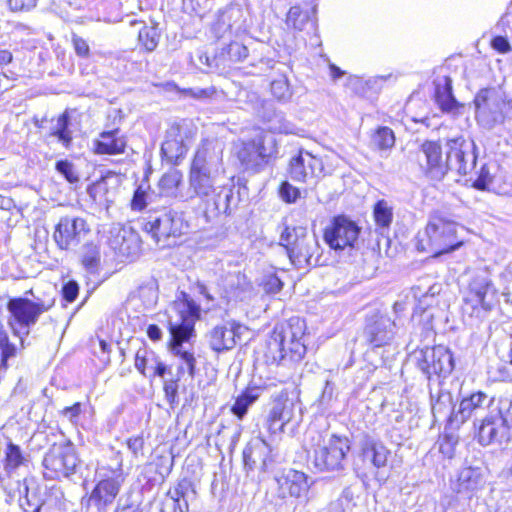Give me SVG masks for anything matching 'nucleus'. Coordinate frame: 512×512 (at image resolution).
I'll list each match as a JSON object with an SVG mask.
<instances>
[{
	"label": "nucleus",
	"instance_id": "obj_1",
	"mask_svg": "<svg viewBox=\"0 0 512 512\" xmlns=\"http://www.w3.org/2000/svg\"><path fill=\"white\" fill-rule=\"evenodd\" d=\"M168 343L169 351L177 357L181 364L178 366V377L183 375L185 367L191 378L196 374V358L193 349H188L184 344L189 343L195 334V322L200 318V306L191 296L181 291L170 307Z\"/></svg>",
	"mask_w": 512,
	"mask_h": 512
},
{
	"label": "nucleus",
	"instance_id": "obj_2",
	"mask_svg": "<svg viewBox=\"0 0 512 512\" xmlns=\"http://www.w3.org/2000/svg\"><path fill=\"white\" fill-rule=\"evenodd\" d=\"M141 225L160 248L175 245L190 228L183 211L166 206L150 208Z\"/></svg>",
	"mask_w": 512,
	"mask_h": 512
},
{
	"label": "nucleus",
	"instance_id": "obj_3",
	"mask_svg": "<svg viewBox=\"0 0 512 512\" xmlns=\"http://www.w3.org/2000/svg\"><path fill=\"white\" fill-rule=\"evenodd\" d=\"M303 336L304 322L298 317L276 324L267 342L266 357L275 363L287 358L293 362L300 361L306 353Z\"/></svg>",
	"mask_w": 512,
	"mask_h": 512
},
{
	"label": "nucleus",
	"instance_id": "obj_4",
	"mask_svg": "<svg viewBox=\"0 0 512 512\" xmlns=\"http://www.w3.org/2000/svg\"><path fill=\"white\" fill-rule=\"evenodd\" d=\"M54 305V301L36 300L27 297L10 298L6 308L8 311L7 325L13 335L19 338L21 348L24 349L25 339L30 334L31 328L36 325L40 316Z\"/></svg>",
	"mask_w": 512,
	"mask_h": 512
},
{
	"label": "nucleus",
	"instance_id": "obj_5",
	"mask_svg": "<svg viewBox=\"0 0 512 512\" xmlns=\"http://www.w3.org/2000/svg\"><path fill=\"white\" fill-rule=\"evenodd\" d=\"M350 441L346 436L326 433L317 434V442L313 445L312 463L321 472L341 471L345 466Z\"/></svg>",
	"mask_w": 512,
	"mask_h": 512
},
{
	"label": "nucleus",
	"instance_id": "obj_6",
	"mask_svg": "<svg viewBox=\"0 0 512 512\" xmlns=\"http://www.w3.org/2000/svg\"><path fill=\"white\" fill-rule=\"evenodd\" d=\"M79 464L80 459L71 441L54 443L42 461L44 477L49 480L68 478L77 472Z\"/></svg>",
	"mask_w": 512,
	"mask_h": 512
},
{
	"label": "nucleus",
	"instance_id": "obj_7",
	"mask_svg": "<svg viewBox=\"0 0 512 512\" xmlns=\"http://www.w3.org/2000/svg\"><path fill=\"white\" fill-rule=\"evenodd\" d=\"M122 458L120 453L115 455V466L110 467V473L104 474L98 481L88 498V509H96V512H106L116 499L124 483Z\"/></svg>",
	"mask_w": 512,
	"mask_h": 512
},
{
	"label": "nucleus",
	"instance_id": "obj_8",
	"mask_svg": "<svg viewBox=\"0 0 512 512\" xmlns=\"http://www.w3.org/2000/svg\"><path fill=\"white\" fill-rule=\"evenodd\" d=\"M246 190L241 186L240 179L235 182L234 177L227 184L217 185V190L206 200L204 215L211 221L221 216H231L242 200V192Z\"/></svg>",
	"mask_w": 512,
	"mask_h": 512
},
{
	"label": "nucleus",
	"instance_id": "obj_9",
	"mask_svg": "<svg viewBox=\"0 0 512 512\" xmlns=\"http://www.w3.org/2000/svg\"><path fill=\"white\" fill-rule=\"evenodd\" d=\"M512 439V422L507 411L491 410L481 421L478 429V441L481 445L508 444Z\"/></svg>",
	"mask_w": 512,
	"mask_h": 512
},
{
	"label": "nucleus",
	"instance_id": "obj_10",
	"mask_svg": "<svg viewBox=\"0 0 512 512\" xmlns=\"http://www.w3.org/2000/svg\"><path fill=\"white\" fill-rule=\"evenodd\" d=\"M361 227L346 215L334 216L324 232L328 246L337 251L354 249L358 245Z\"/></svg>",
	"mask_w": 512,
	"mask_h": 512
},
{
	"label": "nucleus",
	"instance_id": "obj_11",
	"mask_svg": "<svg viewBox=\"0 0 512 512\" xmlns=\"http://www.w3.org/2000/svg\"><path fill=\"white\" fill-rule=\"evenodd\" d=\"M89 233L90 228L84 218L65 216L56 225L53 238L61 250H70Z\"/></svg>",
	"mask_w": 512,
	"mask_h": 512
},
{
	"label": "nucleus",
	"instance_id": "obj_12",
	"mask_svg": "<svg viewBox=\"0 0 512 512\" xmlns=\"http://www.w3.org/2000/svg\"><path fill=\"white\" fill-rule=\"evenodd\" d=\"M448 221L440 216L433 215L425 229L424 237L417 244L419 251H429L433 257L448 252Z\"/></svg>",
	"mask_w": 512,
	"mask_h": 512
},
{
	"label": "nucleus",
	"instance_id": "obj_13",
	"mask_svg": "<svg viewBox=\"0 0 512 512\" xmlns=\"http://www.w3.org/2000/svg\"><path fill=\"white\" fill-rule=\"evenodd\" d=\"M190 136L191 130L185 122L171 124L165 132L161 145L163 157L169 163L177 164L188 151L187 140Z\"/></svg>",
	"mask_w": 512,
	"mask_h": 512
},
{
	"label": "nucleus",
	"instance_id": "obj_14",
	"mask_svg": "<svg viewBox=\"0 0 512 512\" xmlns=\"http://www.w3.org/2000/svg\"><path fill=\"white\" fill-rule=\"evenodd\" d=\"M476 119L484 128L492 129L504 120V103L490 89L481 90L475 97Z\"/></svg>",
	"mask_w": 512,
	"mask_h": 512
},
{
	"label": "nucleus",
	"instance_id": "obj_15",
	"mask_svg": "<svg viewBox=\"0 0 512 512\" xmlns=\"http://www.w3.org/2000/svg\"><path fill=\"white\" fill-rule=\"evenodd\" d=\"M245 331H247V327L236 321L217 325L206 335L208 345L217 353L232 350L237 342L241 340V336Z\"/></svg>",
	"mask_w": 512,
	"mask_h": 512
},
{
	"label": "nucleus",
	"instance_id": "obj_16",
	"mask_svg": "<svg viewBox=\"0 0 512 512\" xmlns=\"http://www.w3.org/2000/svg\"><path fill=\"white\" fill-rule=\"evenodd\" d=\"M108 244L119 256L134 259L141 250V239L131 227L114 226L110 229Z\"/></svg>",
	"mask_w": 512,
	"mask_h": 512
},
{
	"label": "nucleus",
	"instance_id": "obj_17",
	"mask_svg": "<svg viewBox=\"0 0 512 512\" xmlns=\"http://www.w3.org/2000/svg\"><path fill=\"white\" fill-rule=\"evenodd\" d=\"M395 328L396 323L389 316L376 313L367 317L364 336L370 345L382 347L392 341Z\"/></svg>",
	"mask_w": 512,
	"mask_h": 512
},
{
	"label": "nucleus",
	"instance_id": "obj_18",
	"mask_svg": "<svg viewBox=\"0 0 512 512\" xmlns=\"http://www.w3.org/2000/svg\"><path fill=\"white\" fill-rule=\"evenodd\" d=\"M464 301L470 303L473 308L481 306L485 311L492 310L497 303V297L491 280L483 274L473 277Z\"/></svg>",
	"mask_w": 512,
	"mask_h": 512
},
{
	"label": "nucleus",
	"instance_id": "obj_19",
	"mask_svg": "<svg viewBox=\"0 0 512 512\" xmlns=\"http://www.w3.org/2000/svg\"><path fill=\"white\" fill-rule=\"evenodd\" d=\"M322 171V160L305 150H300L289 162V176L294 181L308 182Z\"/></svg>",
	"mask_w": 512,
	"mask_h": 512
},
{
	"label": "nucleus",
	"instance_id": "obj_20",
	"mask_svg": "<svg viewBox=\"0 0 512 512\" xmlns=\"http://www.w3.org/2000/svg\"><path fill=\"white\" fill-rule=\"evenodd\" d=\"M474 143L462 137L450 139V170L455 169L459 175H466L476 165Z\"/></svg>",
	"mask_w": 512,
	"mask_h": 512
},
{
	"label": "nucleus",
	"instance_id": "obj_21",
	"mask_svg": "<svg viewBox=\"0 0 512 512\" xmlns=\"http://www.w3.org/2000/svg\"><path fill=\"white\" fill-rule=\"evenodd\" d=\"M242 9L237 5H230L217 15L212 25V33L217 39H230L241 28Z\"/></svg>",
	"mask_w": 512,
	"mask_h": 512
},
{
	"label": "nucleus",
	"instance_id": "obj_22",
	"mask_svg": "<svg viewBox=\"0 0 512 512\" xmlns=\"http://www.w3.org/2000/svg\"><path fill=\"white\" fill-rule=\"evenodd\" d=\"M243 461L246 470L259 469L265 472L272 462L271 447L261 439H252L243 450Z\"/></svg>",
	"mask_w": 512,
	"mask_h": 512
},
{
	"label": "nucleus",
	"instance_id": "obj_23",
	"mask_svg": "<svg viewBox=\"0 0 512 512\" xmlns=\"http://www.w3.org/2000/svg\"><path fill=\"white\" fill-rule=\"evenodd\" d=\"M294 404L286 395L276 398L267 417V428L272 434L281 433L293 417Z\"/></svg>",
	"mask_w": 512,
	"mask_h": 512
},
{
	"label": "nucleus",
	"instance_id": "obj_24",
	"mask_svg": "<svg viewBox=\"0 0 512 512\" xmlns=\"http://www.w3.org/2000/svg\"><path fill=\"white\" fill-rule=\"evenodd\" d=\"M361 457L364 462H369L379 469L386 466L389 450L384 444L370 434L362 433L359 439Z\"/></svg>",
	"mask_w": 512,
	"mask_h": 512
},
{
	"label": "nucleus",
	"instance_id": "obj_25",
	"mask_svg": "<svg viewBox=\"0 0 512 512\" xmlns=\"http://www.w3.org/2000/svg\"><path fill=\"white\" fill-rule=\"evenodd\" d=\"M277 482L283 495L288 494L295 498L306 496L310 489L308 476L302 471L291 468L284 470L282 475L277 478Z\"/></svg>",
	"mask_w": 512,
	"mask_h": 512
},
{
	"label": "nucleus",
	"instance_id": "obj_26",
	"mask_svg": "<svg viewBox=\"0 0 512 512\" xmlns=\"http://www.w3.org/2000/svg\"><path fill=\"white\" fill-rule=\"evenodd\" d=\"M219 175L206 171L190 169L189 173V198L199 197L208 199L217 190Z\"/></svg>",
	"mask_w": 512,
	"mask_h": 512
},
{
	"label": "nucleus",
	"instance_id": "obj_27",
	"mask_svg": "<svg viewBox=\"0 0 512 512\" xmlns=\"http://www.w3.org/2000/svg\"><path fill=\"white\" fill-rule=\"evenodd\" d=\"M221 165L222 150L206 144L197 150L191 168L219 175Z\"/></svg>",
	"mask_w": 512,
	"mask_h": 512
},
{
	"label": "nucleus",
	"instance_id": "obj_28",
	"mask_svg": "<svg viewBox=\"0 0 512 512\" xmlns=\"http://www.w3.org/2000/svg\"><path fill=\"white\" fill-rule=\"evenodd\" d=\"M487 400V395L482 392L471 394L468 397H464L457 406H453L450 412V426L455 425L459 427L467 419L470 418L473 411L483 406Z\"/></svg>",
	"mask_w": 512,
	"mask_h": 512
},
{
	"label": "nucleus",
	"instance_id": "obj_29",
	"mask_svg": "<svg viewBox=\"0 0 512 512\" xmlns=\"http://www.w3.org/2000/svg\"><path fill=\"white\" fill-rule=\"evenodd\" d=\"M135 368L144 376H147L146 370H150L149 376L164 377L168 371V366L153 352L140 348L135 355Z\"/></svg>",
	"mask_w": 512,
	"mask_h": 512
},
{
	"label": "nucleus",
	"instance_id": "obj_30",
	"mask_svg": "<svg viewBox=\"0 0 512 512\" xmlns=\"http://www.w3.org/2000/svg\"><path fill=\"white\" fill-rule=\"evenodd\" d=\"M318 250V243L315 237L302 236L288 250L287 254L294 264L312 265L311 260L314 253Z\"/></svg>",
	"mask_w": 512,
	"mask_h": 512
},
{
	"label": "nucleus",
	"instance_id": "obj_31",
	"mask_svg": "<svg viewBox=\"0 0 512 512\" xmlns=\"http://www.w3.org/2000/svg\"><path fill=\"white\" fill-rule=\"evenodd\" d=\"M422 151L426 156L428 175L435 180L444 178L447 167L441 165L442 150L437 142L426 141L422 144Z\"/></svg>",
	"mask_w": 512,
	"mask_h": 512
},
{
	"label": "nucleus",
	"instance_id": "obj_32",
	"mask_svg": "<svg viewBox=\"0 0 512 512\" xmlns=\"http://www.w3.org/2000/svg\"><path fill=\"white\" fill-rule=\"evenodd\" d=\"M119 133V129L102 132L99 139L95 141V152L97 154L109 155L123 153L126 147V141Z\"/></svg>",
	"mask_w": 512,
	"mask_h": 512
},
{
	"label": "nucleus",
	"instance_id": "obj_33",
	"mask_svg": "<svg viewBox=\"0 0 512 512\" xmlns=\"http://www.w3.org/2000/svg\"><path fill=\"white\" fill-rule=\"evenodd\" d=\"M29 455L25 454L21 447L12 441H9L4 450V471L8 476L15 473L20 467L28 466Z\"/></svg>",
	"mask_w": 512,
	"mask_h": 512
},
{
	"label": "nucleus",
	"instance_id": "obj_34",
	"mask_svg": "<svg viewBox=\"0 0 512 512\" xmlns=\"http://www.w3.org/2000/svg\"><path fill=\"white\" fill-rule=\"evenodd\" d=\"M315 12V7L309 9L308 7L303 8L300 5L292 6L287 13L286 24L288 27L298 31H303L308 25L314 27L313 17Z\"/></svg>",
	"mask_w": 512,
	"mask_h": 512
},
{
	"label": "nucleus",
	"instance_id": "obj_35",
	"mask_svg": "<svg viewBox=\"0 0 512 512\" xmlns=\"http://www.w3.org/2000/svg\"><path fill=\"white\" fill-rule=\"evenodd\" d=\"M78 254L84 269L88 273L95 274L101 263L100 246L97 243L88 241L81 246Z\"/></svg>",
	"mask_w": 512,
	"mask_h": 512
},
{
	"label": "nucleus",
	"instance_id": "obj_36",
	"mask_svg": "<svg viewBox=\"0 0 512 512\" xmlns=\"http://www.w3.org/2000/svg\"><path fill=\"white\" fill-rule=\"evenodd\" d=\"M71 119L67 111L62 113L56 123L51 127L50 136L56 137L66 149L72 145V131L70 129Z\"/></svg>",
	"mask_w": 512,
	"mask_h": 512
},
{
	"label": "nucleus",
	"instance_id": "obj_37",
	"mask_svg": "<svg viewBox=\"0 0 512 512\" xmlns=\"http://www.w3.org/2000/svg\"><path fill=\"white\" fill-rule=\"evenodd\" d=\"M257 146L253 140L243 142L237 150V158L246 170H258L262 166Z\"/></svg>",
	"mask_w": 512,
	"mask_h": 512
},
{
	"label": "nucleus",
	"instance_id": "obj_38",
	"mask_svg": "<svg viewBox=\"0 0 512 512\" xmlns=\"http://www.w3.org/2000/svg\"><path fill=\"white\" fill-rule=\"evenodd\" d=\"M260 393L257 387H249L243 391L235 400L231 408L232 413L238 418L243 419L249 407L259 398Z\"/></svg>",
	"mask_w": 512,
	"mask_h": 512
},
{
	"label": "nucleus",
	"instance_id": "obj_39",
	"mask_svg": "<svg viewBox=\"0 0 512 512\" xmlns=\"http://www.w3.org/2000/svg\"><path fill=\"white\" fill-rule=\"evenodd\" d=\"M18 353V348L10 342L8 332L0 325V371H5L9 367V361L14 359Z\"/></svg>",
	"mask_w": 512,
	"mask_h": 512
},
{
	"label": "nucleus",
	"instance_id": "obj_40",
	"mask_svg": "<svg viewBox=\"0 0 512 512\" xmlns=\"http://www.w3.org/2000/svg\"><path fill=\"white\" fill-rule=\"evenodd\" d=\"M257 146V152L261 164H266L270 159L275 158L278 154V147L274 137L272 136H259L253 139Z\"/></svg>",
	"mask_w": 512,
	"mask_h": 512
},
{
	"label": "nucleus",
	"instance_id": "obj_41",
	"mask_svg": "<svg viewBox=\"0 0 512 512\" xmlns=\"http://www.w3.org/2000/svg\"><path fill=\"white\" fill-rule=\"evenodd\" d=\"M302 236H307V228L304 226H290L286 223L282 224L280 233L279 244L283 246L286 251L293 246Z\"/></svg>",
	"mask_w": 512,
	"mask_h": 512
},
{
	"label": "nucleus",
	"instance_id": "obj_42",
	"mask_svg": "<svg viewBox=\"0 0 512 512\" xmlns=\"http://www.w3.org/2000/svg\"><path fill=\"white\" fill-rule=\"evenodd\" d=\"M373 217L377 227L387 229L393 219L392 208L385 200H379L374 205Z\"/></svg>",
	"mask_w": 512,
	"mask_h": 512
},
{
	"label": "nucleus",
	"instance_id": "obj_43",
	"mask_svg": "<svg viewBox=\"0 0 512 512\" xmlns=\"http://www.w3.org/2000/svg\"><path fill=\"white\" fill-rule=\"evenodd\" d=\"M160 32L157 26H144L140 29L138 40L146 51L152 52L156 49L159 43Z\"/></svg>",
	"mask_w": 512,
	"mask_h": 512
},
{
	"label": "nucleus",
	"instance_id": "obj_44",
	"mask_svg": "<svg viewBox=\"0 0 512 512\" xmlns=\"http://www.w3.org/2000/svg\"><path fill=\"white\" fill-rule=\"evenodd\" d=\"M395 144V135L389 127H379L372 137V145L378 150L391 149Z\"/></svg>",
	"mask_w": 512,
	"mask_h": 512
},
{
	"label": "nucleus",
	"instance_id": "obj_45",
	"mask_svg": "<svg viewBox=\"0 0 512 512\" xmlns=\"http://www.w3.org/2000/svg\"><path fill=\"white\" fill-rule=\"evenodd\" d=\"M221 58L223 63L226 60L232 62L243 61L248 56V48L239 42H230L226 47L221 50Z\"/></svg>",
	"mask_w": 512,
	"mask_h": 512
},
{
	"label": "nucleus",
	"instance_id": "obj_46",
	"mask_svg": "<svg viewBox=\"0 0 512 512\" xmlns=\"http://www.w3.org/2000/svg\"><path fill=\"white\" fill-rule=\"evenodd\" d=\"M434 97L443 112H448V76H438L434 80Z\"/></svg>",
	"mask_w": 512,
	"mask_h": 512
},
{
	"label": "nucleus",
	"instance_id": "obj_47",
	"mask_svg": "<svg viewBox=\"0 0 512 512\" xmlns=\"http://www.w3.org/2000/svg\"><path fill=\"white\" fill-rule=\"evenodd\" d=\"M481 481V472L479 468L465 467L458 475V482L460 486L465 489H474Z\"/></svg>",
	"mask_w": 512,
	"mask_h": 512
},
{
	"label": "nucleus",
	"instance_id": "obj_48",
	"mask_svg": "<svg viewBox=\"0 0 512 512\" xmlns=\"http://www.w3.org/2000/svg\"><path fill=\"white\" fill-rule=\"evenodd\" d=\"M270 88L273 97L280 102H288L292 97L289 82L285 77L273 80Z\"/></svg>",
	"mask_w": 512,
	"mask_h": 512
},
{
	"label": "nucleus",
	"instance_id": "obj_49",
	"mask_svg": "<svg viewBox=\"0 0 512 512\" xmlns=\"http://www.w3.org/2000/svg\"><path fill=\"white\" fill-rule=\"evenodd\" d=\"M269 129L273 132L290 134L294 133L295 126L289 120L286 119L282 112L274 113V115L268 120Z\"/></svg>",
	"mask_w": 512,
	"mask_h": 512
},
{
	"label": "nucleus",
	"instance_id": "obj_50",
	"mask_svg": "<svg viewBox=\"0 0 512 512\" xmlns=\"http://www.w3.org/2000/svg\"><path fill=\"white\" fill-rule=\"evenodd\" d=\"M55 169L71 184L78 183L80 180L74 164L66 159L58 160L55 164Z\"/></svg>",
	"mask_w": 512,
	"mask_h": 512
},
{
	"label": "nucleus",
	"instance_id": "obj_51",
	"mask_svg": "<svg viewBox=\"0 0 512 512\" xmlns=\"http://www.w3.org/2000/svg\"><path fill=\"white\" fill-rule=\"evenodd\" d=\"M182 181V174L179 171H171L168 173H165L160 181L159 185L160 188L165 191L166 193H173L175 189L178 188L179 184Z\"/></svg>",
	"mask_w": 512,
	"mask_h": 512
},
{
	"label": "nucleus",
	"instance_id": "obj_52",
	"mask_svg": "<svg viewBox=\"0 0 512 512\" xmlns=\"http://www.w3.org/2000/svg\"><path fill=\"white\" fill-rule=\"evenodd\" d=\"M189 492L195 493L191 481L182 479L178 482L177 486L168 492L171 500L187 499Z\"/></svg>",
	"mask_w": 512,
	"mask_h": 512
},
{
	"label": "nucleus",
	"instance_id": "obj_53",
	"mask_svg": "<svg viewBox=\"0 0 512 512\" xmlns=\"http://www.w3.org/2000/svg\"><path fill=\"white\" fill-rule=\"evenodd\" d=\"M510 35L505 33L494 36L491 39V47L500 54H507L512 51V46L509 42Z\"/></svg>",
	"mask_w": 512,
	"mask_h": 512
},
{
	"label": "nucleus",
	"instance_id": "obj_54",
	"mask_svg": "<svg viewBox=\"0 0 512 512\" xmlns=\"http://www.w3.org/2000/svg\"><path fill=\"white\" fill-rule=\"evenodd\" d=\"M178 380H169L164 383L165 399L171 408L178 404Z\"/></svg>",
	"mask_w": 512,
	"mask_h": 512
},
{
	"label": "nucleus",
	"instance_id": "obj_55",
	"mask_svg": "<svg viewBox=\"0 0 512 512\" xmlns=\"http://www.w3.org/2000/svg\"><path fill=\"white\" fill-rule=\"evenodd\" d=\"M279 193L281 198L287 203H293L300 197L299 189L292 186L289 182L281 184Z\"/></svg>",
	"mask_w": 512,
	"mask_h": 512
},
{
	"label": "nucleus",
	"instance_id": "obj_56",
	"mask_svg": "<svg viewBox=\"0 0 512 512\" xmlns=\"http://www.w3.org/2000/svg\"><path fill=\"white\" fill-rule=\"evenodd\" d=\"M283 287V282L276 274L266 275L263 280V288L267 293L276 294Z\"/></svg>",
	"mask_w": 512,
	"mask_h": 512
},
{
	"label": "nucleus",
	"instance_id": "obj_57",
	"mask_svg": "<svg viewBox=\"0 0 512 512\" xmlns=\"http://www.w3.org/2000/svg\"><path fill=\"white\" fill-rule=\"evenodd\" d=\"M147 193L145 190L142 189V187H138L132 197L131 200V208L135 211L143 210L145 207H147Z\"/></svg>",
	"mask_w": 512,
	"mask_h": 512
},
{
	"label": "nucleus",
	"instance_id": "obj_58",
	"mask_svg": "<svg viewBox=\"0 0 512 512\" xmlns=\"http://www.w3.org/2000/svg\"><path fill=\"white\" fill-rule=\"evenodd\" d=\"M496 29L500 30L502 33L510 35L512 38V0L507 12L498 21Z\"/></svg>",
	"mask_w": 512,
	"mask_h": 512
},
{
	"label": "nucleus",
	"instance_id": "obj_59",
	"mask_svg": "<svg viewBox=\"0 0 512 512\" xmlns=\"http://www.w3.org/2000/svg\"><path fill=\"white\" fill-rule=\"evenodd\" d=\"M79 294V285L76 281L70 280L62 287V296L68 303L75 301Z\"/></svg>",
	"mask_w": 512,
	"mask_h": 512
},
{
	"label": "nucleus",
	"instance_id": "obj_60",
	"mask_svg": "<svg viewBox=\"0 0 512 512\" xmlns=\"http://www.w3.org/2000/svg\"><path fill=\"white\" fill-rule=\"evenodd\" d=\"M72 43L76 54L80 57L87 58L90 54V48L85 39L80 36L73 35Z\"/></svg>",
	"mask_w": 512,
	"mask_h": 512
},
{
	"label": "nucleus",
	"instance_id": "obj_61",
	"mask_svg": "<svg viewBox=\"0 0 512 512\" xmlns=\"http://www.w3.org/2000/svg\"><path fill=\"white\" fill-rule=\"evenodd\" d=\"M38 0H8L9 8L12 11H29L33 9Z\"/></svg>",
	"mask_w": 512,
	"mask_h": 512
},
{
	"label": "nucleus",
	"instance_id": "obj_62",
	"mask_svg": "<svg viewBox=\"0 0 512 512\" xmlns=\"http://www.w3.org/2000/svg\"><path fill=\"white\" fill-rule=\"evenodd\" d=\"M128 449L132 454L137 457L139 454L143 455L144 438L142 435L131 437L127 440Z\"/></svg>",
	"mask_w": 512,
	"mask_h": 512
},
{
	"label": "nucleus",
	"instance_id": "obj_63",
	"mask_svg": "<svg viewBox=\"0 0 512 512\" xmlns=\"http://www.w3.org/2000/svg\"><path fill=\"white\" fill-rule=\"evenodd\" d=\"M81 407V403L76 402L72 406L64 407L61 411V414L64 417H66L70 422L76 423L82 411Z\"/></svg>",
	"mask_w": 512,
	"mask_h": 512
},
{
	"label": "nucleus",
	"instance_id": "obj_64",
	"mask_svg": "<svg viewBox=\"0 0 512 512\" xmlns=\"http://www.w3.org/2000/svg\"><path fill=\"white\" fill-rule=\"evenodd\" d=\"M334 390L335 384L327 379L325 381V386L323 388L322 394L319 398V402L321 405H328L331 402V400L333 399Z\"/></svg>",
	"mask_w": 512,
	"mask_h": 512
}]
</instances>
